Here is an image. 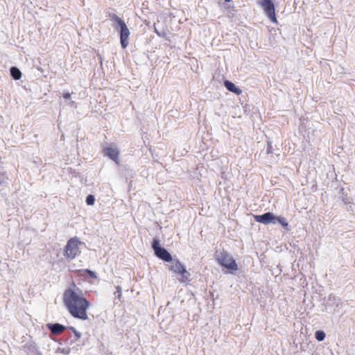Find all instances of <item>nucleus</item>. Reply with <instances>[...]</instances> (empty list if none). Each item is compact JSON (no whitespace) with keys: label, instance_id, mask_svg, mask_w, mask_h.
I'll list each match as a JSON object with an SVG mask.
<instances>
[{"label":"nucleus","instance_id":"f257e3e1","mask_svg":"<svg viewBox=\"0 0 355 355\" xmlns=\"http://www.w3.org/2000/svg\"><path fill=\"white\" fill-rule=\"evenodd\" d=\"M75 288H67L63 293V302L69 313L76 318L87 320V309L91 303L84 297L82 291L74 285Z\"/></svg>","mask_w":355,"mask_h":355},{"label":"nucleus","instance_id":"f03ea898","mask_svg":"<svg viewBox=\"0 0 355 355\" xmlns=\"http://www.w3.org/2000/svg\"><path fill=\"white\" fill-rule=\"evenodd\" d=\"M168 269L176 275L180 282L186 283L190 281L191 274L180 260H173L168 266Z\"/></svg>","mask_w":355,"mask_h":355},{"label":"nucleus","instance_id":"7ed1b4c3","mask_svg":"<svg viewBox=\"0 0 355 355\" xmlns=\"http://www.w3.org/2000/svg\"><path fill=\"white\" fill-rule=\"evenodd\" d=\"M216 261L230 273H234L238 270L235 259L226 251H223L217 255Z\"/></svg>","mask_w":355,"mask_h":355},{"label":"nucleus","instance_id":"20e7f679","mask_svg":"<svg viewBox=\"0 0 355 355\" xmlns=\"http://www.w3.org/2000/svg\"><path fill=\"white\" fill-rule=\"evenodd\" d=\"M109 17L112 21L116 22L120 27V42L123 49H125L128 44V38L130 32L123 20L116 14H110Z\"/></svg>","mask_w":355,"mask_h":355},{"label":"nucleus","instance_id":"39448f33","mask_svg":"<svg viewBox=\"0 0 355 355\" xmlns=\"http://www.w3.org/2000/svg\"><path fill=\"white\" fill-rule=\"evenodd\" d=\"M254 219L257 222L261 223L265 225L268 223H276L278 222L283 227L287 229L288 223L286 219L282 216H275L270 212L265 213L262 215L254 216Z\"/></svg>","mask_w":355,"mask_h":355},{"label":"nucleus","instance_id":"423d86ee","mask_svg":"<svg viewBox=\"0 0 355 355\" xmlns=\"http://www.w3.org/2000/svg\"><path fill=\"white\" fill-rule=\"evenodd\" d=\"M80 242L78 238H71L64 248V257L69 259H73L77 255L79 254L80 249L79 245Z\"/></svg>","mask_w":355,"mask_h":355},{"label":"nucleus","instance_id":"0eeeda50","mask_svg":"<svg viewBox=\"0 0 355 355\" xmlns=\"http://www.w3.org/2000/svg\"><path fill=\"white\" fill-rule=\"evenodd\" d=\"M152 248L155 252V254L160 259L167 262H171L173 261L171 254L166 249L160 246L159 239H153Z\"/></svg>","mask_w":355,"mask_h":355},{"label":"nucleus","instance_id":"6e6552de","mask_svg":"<svg viewBox=\"0 0 355 355\" xmlns=\"http://www.w3.org/2000/svg\"><path fill=\"white\" fill-rule=\"evenodd\" d=\"M259 4L263 8L267 16L272 22L277 23L275 8L271 0H259Z\"/></svg>","mask_w":355,"mask_h":355},{"label":"nucleus","instance_id":"1a4fd4ad","mask_svg":"<svg viewBox=\"0 0 355 355\" xmlns=\"http://www.w3.org/2000/svg\"><path fill=\"white\" fill-rule=\"evenodd\" d=\"M105 154L116 164H119V152L116 147L109 146L103 149Z\"/></svg>","mask_w":355,"mask_h":355},{"label":"nucleus","instance_id":"9d476101","mask_svg":"<svg viewBox=\"0 0 355 355\" xmlns=\"http://www.w3.org/2000/svg\"><path fill=\"white\" fill-rule=\"evenodd\" d=\"M47 327L50 329L51 332L53 335H59L62 334L66 329L64 325L59 323L48 324Z\"/></svg>","mask_w":355,"mask_h":355},{"label":"nucleus","instance_id":"9b49d317","mask_svg":"<svg viewBox=\"0 0 355 355\" xmlns=\"http://www.w3.org/2000/svg\"><path fill=\"white\" fill-rule=\"evenodd\" d=\"M224 85L227 90H229L230 92H232L237 95H240L242 93V90L241 89H239V87H236L233 83H232L229 80H225L224 82Z\"/></svg>","mask_w":355,"mask_h":355},{"label":"nucleus","instance_id":"f8f14e48","mask_svg":"<svg viewBox=\"0 0 355 355\" xmlns=\"http://www.w3.org/2000/svg\"><path fill=\"white\" fill-rule=\"evenodd\" d=\"M10 74L12 77L16 80H19L21 77V72L18 68L15 67H11Z\"/></svg>","mask_w":355,"mask_h":355},{"label":"nucleus","instance_id":"ddd939ff","mask_svg":"<svg viewBox=\"0 0 355 355\" xmlns=\"http://www.w3.org/2000/svg\"><path fill=\"white\" fill-rule=\"evenodd\" d=\"M78 273L80 276H85V275H87L93 279H96L97 277L95 272L89 269L80 270H78Z\"/></svg>","mask_w":355,"mask_h":355},{"label":"nucleus","instance_id":"4468645a","mask_svg":"<svg viewBox=\"0 0 355 355\" xmlns=\"http://www.w3.org/2000/svg\"><path fill=\"white\" fill-rule=\"evenodd\" d=\"M315 336L318 341H322L325 338V333L323 331L318 330L315 332Z\"/></svg>","mask_w":355,"mask_h":355},{"label":"nucleus","instance_id":"2eb2a0df","mask_svg":"<svg viewBox=\"0 0 355 355\" xmlns=\"http://www.w3.org/2000/svg\"><path fill=\"white\" fill-rule=\"evenodd\" d=\"M95 198L93 195L87 196L86 202L88 205H93L94 204Z\"/></svg>","mask_w":355,"mask_h":355},{"label":"nucleus","instance_id":"dca6fc26","mask_svg":"<svg viewBox=\"0 0 355 355\" xmlns=\"http://www.w3.org/2000/svg\"><path fill=\"white\" fill-rule=\"evenodd\" d=\"M69 329L75 334L77 340L81 337V334L78 332L74 327H70Z\"/></svg>","mask_w":355,"mask_h":355},{"label":"nucleus","instance_id":"f3484780","mask_svg":"<svg viewBox=\"0 0 355 355\" xmlns=\"http://www.w3.org/2000/svg\"><path fill=\"white\" fill-rule=\"evenodd\" d=\"M62 96L65 99H69L70 98V96H71V94L67 92V93H64L62 94Z\"/></svg>","mask_w":355,"mask_h":355},{"label":"nucleus","instance_id":"a211bd4d","mask_svg":"<svg viewBox=\"0 0 355 355\" xmlns=\"http://www.w3.org/2000/svg\"><path fill=\"white\" fill-rule=\"evenodd\" d=\"M155 32L156 33V34L159 36V37H164V33H159L157 29L155 30Z\"/></svg>","mask_w":355,"mask_h":355},{"label":"nucleus","instance_id":"6ab92c4d","mask_svg":"<svg viewBox=\"0 0 355 355\" xmlns=\"http://www.w3.org/2000/svg\"><path fill=\"white\" fill-rule=\"evenodd\" d=\"M272 153V146L270 145L267 149V153L268 154H270Z\"/></svg>","mask_w":355,"mask_h":355},{"label":"nucleus","instance_id":"aec40b11","mask_svg":"<svg viewBox=\"0 0 355 355\" xmlns=\"http://www.w3.org/2000/svg\"><path fill=\"white\" fill-rule=\"evenodd\" d=\"M225 1H227V2L230 1V0H225Z\"/></svg>","mask_w":355,"mask_h":355}]
</instances>
